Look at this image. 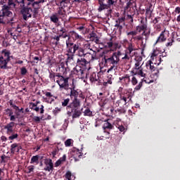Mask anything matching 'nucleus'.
Listing matches in <instances>:
<instances>
[{"label": "nucleus", "instance_id": "8fccbe9b", "mask_svg": "<svg viewBox=\"0 0 180 180\" xmlns=\"http://www.w3.org/2000/svg\"><path fill=\"white\" fill-rule=\"evenodd\" d=\"M19 136V134H18V133H13L11 134V135L8 137V139L11 141H13L16 139H18V137Z\"/></svg>", "mask_w": 180, "mask_h": 180}, {"label": "nucleus", "instance_id": "f3484780", "mask_svg": "<svg viewBox=\"0 0 180 180\" xmlns=\"http://www.w3.org/2000/svg\"><path fill=\"white\" fill-rule=\"evenodd\" d=\"M89 61L85 58L79 57L77 60V66L86 68Z\"/></svg>", "mask_w": 180, "mask_h": 180}, {"label": "nucleus", "instance_id": "58836bf2", "mask_svg": "<svg viewBox=\"0 0 180 180\" xmlns=\"http://www.w3.org/2000/svg\"><path fill=\"white\" fill-rule=\"evenodd\" d=\"M152 7H153L152 4H150L148 7H147L146 11V15L147 17L149 16V18H151L152 13H153Z\"/></svg>", "mask_w": 180, "mask_h": 180}, {"label": "nucleus", "instance_id": "bf43d9fd", "mask_svg": "<svg viewBox=\"0 0 180 180\" xmlns=\"http://www.w3.org/2000/svg\"><path fill=\"white\" fill-rule=\"evenodd\" d=\"M60 37H59V35L58 36H55V37H53L52 39H53V40H56V41L54 43V45L55 46H58V43H59V41H60Z\"/></svg>", "mask_w": 180, "mask_h": 180}, {"label": "nucleus", "instance_id": "1a4fd4ad", "mask_svg": "<svg viewBox=\"0 0 180 180\" xmlns=\"http://www.w3.org/2000/svg\"><path fill=\"white\" fill-rule=\"evenodd\" d=\"M68 79L69 77H64L61 73H58L56 82L59 85L60 91H62L68 89L69 86Z\"/></svg>", "mask_w": 180, "mask_h": 180}, {"label": "nucleus", "instance_id": "a878e982", "mask_svg": "<svg viewBox=\"0 0 180 180\" xmlns=\"http://www.w3.org/2000/svg\"><path fill=\"white\" fill-rule=\"evenodd\" d=\"M70 39L72 38L74 40H81L82 39V36L75 31H70Z\"/></svg>", "mask_w": 180, "mask_h": 180}, {"label": "nucleus", "instance_id": "49530a36", "mask_svg": "<svg viewBox=\"0 0 180 180\" xmlns=\"http://www.w3.org/2000/svg\"><path fill=\"white\" fill-rule=\"evenodd\" d=\"M70 103V98H64L61 103H62V106L63 107H67L68 106V104Z\"/></svg>", "mask_w": 180, "mask_h": 180}, {"label": "nucleus", "instance_id": "9b49d317", "mask_svg": "<svg viewBox=\"0 0 180 180\" xmlns=\"http://www.w3.org/2000/svg\"><path fill=\"white\" fill-rule=\"evenodd\" d=\"M131 79L129 74H125L123 76L119 77V83H121L126 87H128L130 84Z\"/></svg>", "mask_w": 180, "mask_h": 180}, {"label": "nucleus", "instance_id": "052dcab7", "mask_svg": "<svg viewBox=\"0 0 180 180\" xmlns=\"http://www.w3.org/2000/svg\"><path fill=\"white\" fill-rule=\"evenodd\" d=\"M124 25H115V27H117L118 29V31L120 32V34H122V30H123V26Z\"/></svg>", "mask_w": 180, "mask_h": 180}, {"label": "nucleus", "instance_id": "4c0bfd02", "mask_svg": "<svg viewBox=\"0 0 180 180\" xmlns=\"http://www.w3.org/2000/svg\"><path fill=\"white\" fill-rule=\"evenodd\" d=\"M66 56H67L66 63H71L72 61L74 60V56H75L74 53H68Z\"/></svg>", "mask_w": 180, "mask_h": 180}, {"label": "nucleus", "instance_id": "e2e57ef3", "mask_svg": "<svg viewBox=\"0 0 180 180\" xmlns=\"http://www.w3.org/2000/svg\"><path fill=\"white\" fill-rule=\"evenodd\" d=\"M93 41L95 42L96 44L103 45V43L101 42L98 36L95 37V39H93Z\"/></svg>", "mask_w": 180, "mask_h": 180}, {"label": "nucleus", "instance_id": "0e129e2a", "mask_svg": "<svg viewBox=\"0 0 180 180\" xmlns=\"http://www.w3.org/2000/svg\"><path fill=\"white\" fill-rule=\"evenodd\" d=\"M60 110H61L60 108L56 107V108H55V109H53V113L54 115H56L57 114H58L60 112Z\"/></svg>", "mask_w": 180, "mask_h": 180}, {"label": "nucleus", "instance_id": "774afa93", "mask_svg": "<svg viewBox=\"0 0 180 180\" xmlns=\"http://www.w3.org/2000/svg\"><path fill=\"white\" fill-rule=\"evenodd\" d=\"M65 145L66 147H69L71 145V139H68L65 141Z\"/></svg>", "mask_w": 180, "mask_h": 180}, {"label": "nucleus", "instance_id": "a19ab883", "mask_svg": "<svg viewBox=\"0 0 180 180\" xmlns=\"http://www.w3.org/2000/svg\"><path fill=\"white\" fill-rule=\"evenodd\" d=\"M124 21H125L124 17L119 18L117 20H116L115 25H124Z\"/></svg>", "mask_w": 180, "mask_h": 180}, {"label": "nucleus", "instance_id": "338daca9", "mask_svg": "<svg viewBox=\"0 0 180 180\" xmlns=\"http://www.w3.org/2000/svg\"><path fill=\"white\" fill-rule=\"evenodd\" d=\"M5 159H6V155H2L1 156L0 162H1V163H6V160Z\"/></svg>", "mask_w": 180, "mask_h": 180}, {"label": "nucleus", "instance_id": "a18cd8bd", "mask_svg": "<svg viewBox=\"0 0 180 180\" xmlns=\"http://www.w3.org/2000/svg\"><path fill=\"white\" fill-rule=\"evenodd\" d=\"M132 78H131V79H130V82H131V84L133 85V86H136V85H137V84H138V79H137V78L135 77L136 76V75H132Z\"/></svg>", "mask_w": 180, "mask_h": 180}, {"label": "nucleus", "instance_id": "6ab92c4d", "mask_svg": "<svg viewBox=\"0 0 180 180\" xmlns=\"http://www.w3.org/2000/svg\"><path fill=\"white\" fill-rule=\"evenodd\" d=\"M136 50L137 49L135 46V44L132 42L131 39H130V43H129L126 51H127L128 54L134 55L133 52L136 51Z\"/></svg>", "mask_w": 180, "mask_h": 180}, {"label": "nucleus", "instance_id": "603ef678", "mask_svg": "<svg viewBox=\"0 0 180 180\" xmlns=\"http://www.w3.org/2000/svg\"><path fill=\"white\" fill-rule=\"evenodd\" d=\"M59 73H55V72H50L49 78L50 79L53 80L55 82V78L58 77Z\"/></svg>", "mask_w": 180, "mask_h": 180}, {"label": "nucleus", "instance_id": "e433bc0d", "mask_svg": "<svg viewBox=\"0 0 180 180\" xmlns=\"http://www.w3.org/2000/svg\"><path fill=\"white\" fill-rule=\"evenodd\" d=\"M99 79L98 76H96V72H93L91 76H90V82H98V80Z\"/></svg>", "mask_w": 180, "mask_h": 180}, {"label": "nucleus", "instance_id": "423d86ee", "mask_svg": "<svg viewBox=\"0 0 180 180\" xmlns=\"http://www.w3.org/2000/svg\"><path fill=\"white\" fill-rule=\"evenodd\" d=\"M115 1L113 0H98L99 7L98 11L99 13L102 12L104 10H108L109 14L112 13V9L110 7L113 6Z\"/></svg>", "mask_w": 180, "mask_h": 180}, {"label": "nucleus", "instance_id": "2f4dec72", "mask_svg": "<svg viewBox=\"0 0 180 180\" xmlns=\"http://www.w3.org/2000/svg\"><path fill=\"white\" fill-rule=\"evenodd\" d=\"M8 63H9V60L4 59L1 63H0V68L1 70H6L8 68Z\"/></svg>", "mask_w": 180, "mask_h": 180}, {"label": "nucleus", "instance_id": "39448f33", "mask_svg": "<svg viewBox=\"0 0 180 180\" xmlns=\"http://www.w3.org/2000/svg\"><path fill=\"white\" fill-rule=\"evenodd\" d=\"M135 65L131 70L132 75H139L141 77H146V74L143 72L142 68L143 64H141L142 58L141 56H137L135 58Z\"/></svg>", "mask_w": 180, "mask_h": 180}, {"label": "nucleus", "instance_id": "6e6d98bb", "mask_svg": "<svg viewBox=\"0 0 180 180\" xmlns=\"http://www.w3.org/2000/svg\"><path fill=\"white\" fill-rule=\"evenodd\" d=\"M124 98H126L127 100H128V102L131 100V93L127 92L124 96Z\"/></svg>", "mask_w": 180, "mask_h": 180}, {"label": "nucleus", "instance_id": "473e14b6", "mask_svg": "<svg viewBox=\"0 0 180 180\" xmlns=\"http://www.w3.org/2000/svg\"><path fill=\"white\" fill-rule=\"evenodd\" d=\"M66 70L67 69L65 67L64 63H61L58 66V71L63 73V75H65L66 73Z\"/></svg>", "mask_w": 180, "mask_h": 180}, {"label": "nucleus", "instance_id": "f8f14e48", "mask_svg": "<svg viewBox=\"0 0 180 180\" xmlns=\"http://www.w3.org/2000/svg\"><path fill=\"white\" fill-rule=\"evenodd\" d=\"M82 150H83V148H82L81 150L77 148H73L72 151V155L75 162L79 161V159L82 158L83 155Z\"/></svg>", "mask_w": 180, "mask_h": 180}, {"label": "nucleus", "instance_id": "20e7f679", "mask_svg": "<svg viewBox=\"0 0 180 180\" xmlns=\"http://www.w3.org/2000/svg\"><path fill=\"white\" fill-rule=\"evenodd\" d=\"M67 91V96H70L72 101L70 103V106H81L80 100L78 98L79 89H76L75 85L72 84L71 87L69 86L65 89Z\"/></svg>", "mask_w": 180, "mask_h": 180}, {"label": "nucleus", "instance_id": "69168bd1", "mask_svg": "<svg viewBox=\"0 0 180 180\" xmlns=\"http://www.w3.org/2000/svg\"><path fill=\"white\" fill-rule=\"evenodd\" d=\"M32 120H33V121H34L35 123H37V124H39V122H40V117H39V116H34V117H32Z\"/></svg>", "mask_w": 180, "mask_h": 180}, {"label": "nucleus", "instance_id": "09e8293b", "mask_svg": "<svg viewBox=\"0 0 180 180\" xmlns=\"http://www.w3.org/2000/svg\"><path fill=\"white\" fill-rule=\"evenodd\" d=\"M59 37H62L63 39H66L68 37V40L70 41V35L68 34L67 33H61L59 34Z\"/></svg>", "mask_w": 180, "mask_h": 180}, {"label": "nucleus", "instance_id": "412c9836", "mask_svg": "<svg viewBox=\"0 0 180 180\" xmlns=\"http://www.w3.org/2000/svg\"><path fill=\"white\" fill-rule=\"evenodd\" d=\"M143 82H146V84H151L153 82V80H148L146 77H145L141 82L139 83L138 85H136L134 88V91H139L143 86Z\"/></svg>", "mask_w": 180, "mask_h": 180}, {"label": "nucleus", "instance_id": "5fc2aeb1", "mask_svg": "<svg viewBox=\"0 0 180 180\" xmlns=\"http://www.w3.org/2000/svg\"><path fill=\"white\" fill-rule=\"evenodd\" d=\"M58 152H59L58 146L55 147L51 153L53 158H55V156L58 154Z\"/></svg>", "mask_w": 180, "mask_h": 180}, {"label": "nucleus", "instance_id": "7ed1b4c3", "mask_svg": "<svg viewBox=\"0 0 180 180\" xmlns=\"http://www.w3.org/2000/svg\"><path fill=\"white\" fill-rule=\"evenodd\" d=\"M106 52L103 51L102 53L100 54V57L102 58L103 64L105 66L110 65V68L108 70V72L112 70L115 71L117 69V65L120 62V57L122 56V53L118 51L117 52H115L110 57L105 56Z\"/></svg>", "mask_w": 180, "mask_h": 180}, {"label": "nucleus", "instance_id": "680f3d73", "mask_svg": "<svg viewBox=\"0 0 180 180\" xmlns=\"http://www.w3.org/2000/svg\"><path fill=\"white\" fill-rule=\"evenodd\" d=\"M8 103L10 104V106L13 108V109L14 110L18 108V105H16L15 104H13V100L12 99L8 101Z\"/></svg>", "mask_w": 180, "mask_h": 180}, {"label": "nucleus", "instance_id": "dca6fc26", "mask_svg": "<svg viewBox=\"0 0 180 180\" xmlns=\"http://www.w3.org/2000/svg\"><path fill=\"white\" fill-rule=\"evenodd\" d=\"M169 34V31H166V30H165L164 31H162L161 32V34H160V36L158 37L156 44L158 43H162L167 41V37L166 35Z\"/></svg>", "mask_w": 180, "mask_h": 180}, {"label": "nucleus", "instance_id": "cd10ccee", "mask_svg": "<svg viewBox=\"0 0 180 180\" xmlns=\"http://www.w3.org/2000/svg\"><path fill=\"white\" fill-rule=\"evenodd\" d=\"M1 54H4V57H6V60L11 61V51L4 49L1 51Z\"/></svg>", "mask_w": 180, "mask_h": 180}, {"label": "nucleus", "instance_id": "864d4df0", "mask_svg": "<svg viewBox=\"0 0 180 180\" xmlns=\"http://www.w3.org/2000/svg\"><path fill=\"white\" fill-rule=\"evenodd\" d=\"M112 46H113L112 38H111L110 41L107 42V45L104 46V48L111 49Z\"/></svg>", "mask_w": 180, "mask_h": 180}, {"label": "nucleus", "instance_id": "ddd939ff", "mask_svg": "<svg viewBox=\"0 0 180 180\" xmlns=\"http://www.w3.org/2000/svg\"><path fill=\"white\" fill-rule=\"evenodd\" d=\"M4 129L6 130V134L11 135L15 131V121H11L4 126Z\"/></svg>", "mask_w": 180, "mask_h": 180}, {"label": "nucleus", "instance_id": "c03bdc74", "mask_svg": "<svg viewBox=\"0 0 180 180\" xmlns=\"http://www.w3.org/2000/svg\"><path fill=\"white\" fill-rule=\"evenodd\" d=\"M137 0H124V1L127 2V8H129L133 6V4H136Z\"/></svg>", "mask_w": 180, "mask_h": 180}, {"label": "nucleus", "instance_id": "5701e85b", "mask_svg": "<svg viewBox=\"0 0 180 180\" xmlns=\"http://www.w3.org/2000/svg\"><path fill=\"white\" fill-rule=\"evenodd\" d=\"M65 11L64 10V8L63 6L61 7H59L57 10V13H55V14L60 18L63 19L65 17Z\"/></svg>", "mask_w": 180, "mask_h": 180}, {"label": "nucleus", "instance_id": "0eeeda50", "mask_svg": "<svg viewBox=\"0 0 180 180\" xmlns=\"http://www.w3.org/2000/svg\"><path fill=\"white\" fill-rule=\"evenodd\" d=\"M87 68L81 67V66H75L73 68L72 73L76 76L79 79H84V78H87Z\"/></svg>", "mask_w": 180, "mask_h": 180}, {"label": "nucleus", "instance_id": "7c9ffc66", "mask_svg": "<svg viewBox=\"0 0 180 180\" xmlns=\"http://www.w3.org/2000/svg\"><path fill=\"white\" fill-rule=\"evenodd\" d=\"M59 19L60 18L56 15V13H53L50 16L51 22L54 24H57L59 22Z\"/></svg>", "mask_w": 180, "mask_h": 180}, {"label": "nucleus", "instance_id": "de8ad7c7", "mask_svg": "<svg viewBox=\"0 0 180 180\" xmlns=\"http://www.w3.org/2000/svg\"><path fill=\"white\" fill-rule=\"evenodd\" d=\"M39 103H40V101H37L36 103L31 102V103H30L29 107H30V108L31 110H32V109H34L36 106H37V105L39 104Z\"/></svg>", "mask_w": 180, "mask_h": 180}, {"label": "nucleus", "instance_id": "6e6552de", "mask_svg": "<svg viewBox=\"0 0 180 180\" xmlns=\"http://www.w3.org/2000/svg\"><path fill=\"white\" fill-rule=\"evenodd\" d=\"M80 108V105H77V106H75V105H71V103H70L68 107V115L69 116H71L72 113V119H76V118H79L81 115H82V110H79V108Z\"/></svg>", "mask_w": 180, "mask_h": 180}, {"label": "nucleus", "instance_id": "2eb2a0df", "mask_svg": "<svg viewBox=\"0 0 180 180\" xmlns=\"http://www.w3.org/2000/svg\"><path fill=\"white\" fill-rule=\"evenodd\" d=\"M44 165L46 167H44V170L47 172L53 171V163L52 162L51 159L46 158L44 160Z\"/></svg>", "mask_w": 180, "mask_h": 180}, {"label": "nucleus", "instance_id": "bb28decb", "mask_svg": "<svg viewBox=\"0 0 180 180\" xmlns=\"http://www.w3.org/2000/svg\"><path fill=\"white\" fill-rule=\"evenodd\" d=\"M122 102H124V105H126L128 103V99H127L126 97H124V96H121L120 99L117 101L115 103L116 107H119L120 104H121Z\"/></svg>", "mask_w": 180, "mask_h": 180}, {"label": "nucleus", "instance_id": "a211bd4d", "mask_svg": "<svg viewBox=\"0 0 180 180\" xmlns=\"http://www.w3.org/2000/svg\"><path fill=\"white\" fill-rule=\"evenodd\" d=\"M42 93H44V94H45V96H46L45 98L44 97L45 103L51 104V103L54 101V99L52 98L53 96L51 92L49 91L44 92V91H42Z\"/></svg>", "mask_w": 180, "mask_h": 180}, {"label": "nucleus", "instance_id": "3c124183", "mask_svg": "<svg viewBox=\"0 0 180 180\" xmlns=\"http://www.w3.org/2000/svg\"><path fill=\"white\" fill-rule=\"evenodd\" d=\"M84 116L91 117V116H92V111H91L90 109H89V108H87L84 110Z\"/></svg>", "mask_w": 180, "mask_h": 180}, {"label": "nucleus", "instance_id": "f704fd0d", "mask_svg": "<svg viewBox=\"0 0 180 180\" xmlns=\"http://www.w3.org/2000/svg\"><path fill=\"white\" fill-rule=\"evenodd\" d=\"M14 110H15V112H14L15 118L13 120V122H15L17 119H19L20 117H22V113L18 109H14Z\"/></svg>", "mask_w": 180, "mask_h": 180}, {"label": "nucleus", "instance_id": "4be33fe9", "mask_svg": "<svg viewBox=\"0 0 180 180\" xmlns=\"http://www.w3.org/2000/svg\"><path fill=\"white\" fill-rule=\"evenodd\" d=\"M4 115H7L10 117V121L13 122V120H15V114H13V110L12 108H6L4 110Z\"/></svg>", "mask_w": 180, "mask_h": 180}, {"label": "nucleus", "instance_id": "f03ea898", "mask_svg": "<svg viewBox=\"0 0 180 180\" xmlns=\"http://www.w3.org/2000/svg\"><path fill=\"white\" fill-rule=\"evenodd\" d=\"M46 1L47 0H39L32 3L29 2L27 7H24L21 9V15H22L23 20L27 21L29 18H31L32 15L33 18H37L39 9L41 8L39 4Z\"/></svg>", "mask_w": 180, "mask_h": 180}, {"label": "nucleus", "instance_id": "c85d7f7f", "mask_svg": "<svg viewBox=\"0 0 180 180\" xmlns=\"http://www.w3.org/2000/svg\"><path fill=\"white\" fill-rule=\"evenodd\" d=\"M127 34L128 36V38L131 40L134 39V38L136 37V34H137V31H130V32H127Z\"/></svg>", "mask_w": 180, "mask_h": 180}, {"label": "nucleus", "instance_id": "72a5a7b5", "mask_svg": "<svg viewBox=\"0 0 180 180\" xmlns=\"http://www.w3.org/2000/svg\"><path fill=\"white\" fill-rule=\"evenodd\" d=\"M146 29H147L146 24L139 25L136 26V31L139 32V33L141 32L142 31H145Z\"/></svg>", "mask_w": 180, "mask_h": 180}, {"label": "nucleus", "instance_id": "b1692460", "mask_svg": "<svg viewBox=\"0 0 180 180\" xmlns=\"http://www.w3.org/2000/svg\"><path fill=\"white\" fill-rule=\"evenodd\" d=\"M96 53V52L95 51H94V53H86L84 54V58H85L86 60V61H88L89 63L90 61H93L95 60Z\"/></svg>", "mask_w": 180, "mask_h": 180}, {"label": "nucleus", "instance_id": "37998d69", "mask_svg": "<svg viewBox=\"0 0 180 180\" xmlns=\"http://www.w3.org/2000/svg\"><path fill=\"white\" fill-rule=\"evenodd\" d=\"M78 53H77V56L79 57V58H84V56H85V53H84V49H82L81 46H79V49L77 50Z\"/></svg>", "mask_w": 180, "mask_h": 180}, {"label": "nucleus", "instance_id": "13d9d810", "mask_svg": "<svg viewBox=\"0 0 180 180\" xmlns=\"http://www.w3.org/2000/svg\"><path fill=\"white\" fill-rule=\"evenodd\" d=\"M20 74H21V75H22V76L26 75V74H27V69H26L25 67L21 68Z\"/></svg>", "mask_w": 180, "mask_h": 180}, {"label": "nucleus", "instance_id": "c9c22d12", "mask_svg": "<svg viewBox=\"0 0 180 180\" xmlns=\"http://www.w3.org/2000/svg\"><path fill=\"white\" fill-rule=\"evenodd\" d=\"M65 180H74L75 179L71 172H67L65 174Z\"/></svg>", "mask_w": 180, "mask_h": 180}, {"label": "nucleus", "instance_id": "79ce46f5", "mask_svg": "<svg viewBox=\"0 0 180 180\" xmlns=\"http://www.w3.org/2000/svg\"><path fill=\"white\" fill-rule=\"evenodd\" d=\"M34 3V0H21V4H22L23 8H27V4Z\"/></svg>", "mask_w": 180, "mask_h": 180}, {"label": "nucleus", "instance_id": "4d7b16f0", "mask_svg": "<svg viewBox=\"0 0 180 180\" xmlns=\"http://www.w3.org/2000/svg\"><path fill=\"white\" fill-rule=\"evenodd\" d=\"M150 34V30H149L148 32H146L145 30L142 33V35L146 37V40H148L149 39V36Z\"/></svg>", "mask_w": 180, "mask_h": 180}, {"label": "nucleus", "instance_id": "4468645a", "mask_svg": "<svg viewBox=\"0 0 180 180\" xmlns=\"http://www.w3.org/2000/svg\"><path fill=\"white\" fill-rule=\"evenodd\" d=\"M22 149V146L18 143H13L11 145V153L15 155L19 153V151Z\"/></svg>", "mask_w": 180, "mask_h": 180}, {"label": "nucleus", "instance_id": "393cba45", "mask_svg": "<svg viewBox=\"0 0 180 180\" xmlns=\"http://www.w3.org/2000/svg\"><path fill=\"white\" fill-rule=\"evenodd\" d=\"M110 120L108 119L107 120H105V123L103 124V129L104 130H112L114 128V125L111 124L110 122Z\"/></svg>", "mask_w": 180, "mask_h": 180}, {"label": "nucleus", "instance_id": "aec40b11", "mask_svg": "<svg viewBox=\"0 0 180 180\" xmlns=\"http://www.w3.org/2000/svg\"><path fill=\"white\" fill-rule=\"evenodd\" d=\"M146 68L147 69H150V70L153 72H155L156 71L154 75L155 76L158 75V74L159 73V70H157L156 67L154 66V63L152 62V60H148L146 63Z\"/></svg>", "mask_w": 180, "mask_h": 180}, {"label": "nucleus", "instance_id": "9d476101", "mask_svg": "<svg viewBox=\"0 0 180 180\" xmlns=\"http://www.w3.org/2000/svg\"><path fill=\"white\" fill-rule=\"evenodd\" d=\"M79 44L71 42L69 39L66 40V49L68 53L75 54V53L79 49Z\"/></svg>", "mask_w": 180, "mask_h": 180}, {"label": "nucleus", "instance_id": "c756f323", "mask_svg": "<svg viewBox=\"0 0 180 180\" xmlns=\"http://www.w3.org/2000/svg\"><path fill=\"white\" fill-rule=\"evenodd\" d=\"M133 56H134V54L127 53V51H125L124 56L122 57V60L126 63L129 60L130 58H131Z\"/></svg>", "mask_w": 180, "mask_h": 180}, {"label": "nucleus", "instance_id": "ea45409f", "mask_svg": "<svg viewBox=\"0 0 180 180\" xmlns=\"http://www.w3.org/2000/svg\"><path fill=\"white\" fill-rule=\"evenodd\" d=\"M39 155H36L35 156H32L30 160V164H34L36 163L37 165H39Z\"/></svg>", "mask_w": 180, "mask_h": 180}, {"label": "nucleus", "instance_id": "f257e3e1", "mask_svg": "<svg viewBox=\"0 0 180 180\" xmlns=\"http://www.w3.org/2000/svg\"><path fill=\"white\" fill-rule=\"evenodd\" d=\"M16 0H8V5H4L0 10V26H6V25H11L13 26V24L16 22V18L13 15V13L11 11V6H15Z\"/></svg>", "mask_w": 180, "mask_h": 180}]
</instances>
